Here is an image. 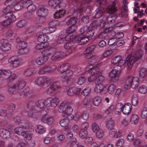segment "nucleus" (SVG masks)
I'll list each match as a JSON object with an SVG mask.
<instances>
[{
    "mask_svg": "<svg viewBox=\"0 0 147 147\" xmlns=\"http://www.w3.org/2000/svg\"><path fill=\"white\" fill-rule=\"evenodd\" d=\"M91 90V89L89 87H86L85 88L82 92L81 93L82 95L85 96L88 95L90 92Z\"/></svg>",
    "mask_w": 147,
    "mask_h": 147,
    "instance_id": "64",
    "label": "nucleus"
},
{
    "mask_svg": "<svg viewBox=\"0 0 147 147\" xmlns=\"http://www.w3.org/2000/svg\"><path fill=\"white\" fill-rule=\"evenodd\" d=\"M94 30L92 29H90L87 33L85 34L89 39H93L95 38V36H94Z\"/></svg>",
    "mask_w": 147,
    "mask_h": 147,
    "instance_id": "34",
    "label": "nucleus"
},
{
    "mask_svg": "<svg viewBox=\"0 0 147 147\" xmlns=\"http://www.w3.org/2000/svg\"><path fill=\"white\" fill-rule=\"evenodd\" d=\"M86 71L89 73L91 76L97 77L100 72L98 67H95L92 64L88 65L85 68Z\"/></svg>",
    "mask_w": 147,
    "mask_h": 147,
    "instance_id": "6",
    "label": "nucleus"
},
{
    "mask_svg": "<svg viewBox=\"0 0 147 147\" xmlns=\"http://www.w3.org/2000/svg\"><path fill=\"white\" fill-rule=\"evenodd\" d=\"M105 87L107 88V92H108L110 94L114 93L115 90V86L113 84H111L108 87V85H106Z\"/></svg>",
    "mask_w": 147,
    "mask_h": 147,
    "instance_id": "29",
    "label": "nucleus"
},
{
    "mask_svg": "<svg viewBox=\"0 0 147 147\" xmlns=\"http://www.w3.org/2000/svg\"><path fill=\"white\" fill-rule=\"evenodd\" d=\"M87 57L88 59V62H95V61L97 60L98 59V57L95 55H91L90 56L89 55H87Z\"/></svg>",
    "mask_w": 147,
    "mask_h": 147,
    "instance_id": "44",
    "label": "nucleus"
},
{
    "mask_svg": "<svg viewBox=\"0 0 147 147\" xmlns=\"http://www.w3.org/2000/svg\"><path fill=\"white\" fill-rule=\"evenodd\" d=\"M77 19L76 17H68L63 20V22L66 21V24L69 26H71L75 24L77 22Z\"/></svg>",
    "mask_w": 147,
    "mask_h": 147,
    "instance_id": "18",
    "label": "nucleus"
},
{
    "mask_svg": "<svg viewBox=\"0 0 147 147\" xmlns=\"http://www.w3.org/2000/svg\"><path fill=\"white\" fill-rule=\"evenodd\" d=\"M59 102V99L57 97L51 98L50 97L46 98L45 103L48 110L50 107H55Z\"/></svg>",
    "mask_w": 147,
    "mask_h": 147,
    "instance_id": "8",
    "label": "nucleus"
},
{
    "mask_svg": "<svg viewBox=\"0 0 147 147\" xmlns=\"http://www.w3.org/2000/svg\"><path fill=\"white\" fill-rule=\"evenodd\" d=\"M15 108V105L13 103H11L9 105L7 111L8 110L9 113H11L14 111Z\"/></svg>",
    "mask_w": 147,
    "mask_h": 147,
    "instance_id": "59",
    "label": "nucleus"
},
{
    "mask_svg": "<svg viewBox=\"0 0 147 147\" xmlns=\"http://www.w3.org/2000/svg\"><path fill=\"white\" fill-rule=\"evenodd\" d=\"M1 42L2 44L1 46L0 49L3 51H8L11 48V45L7 41V40L3 39L1 41Z\"/></svg>",
    "mask_w": 147,
    "mask_h": 147,
    "instance_id": "16",
    "label": "nucleus"
},
{
    "mask_svg": "<svg viewBox=\"0 0 147 147\" xmlns=\"http://www.w3.org/2000/svg\"><path fill=\"white\" fill-rule=\"evenodd\" d=\"M37 113H39L35 109H31L28 112V115L30 117H33L35 116Z\"/></svg>",
    "mask_w": 147,
    "mask_h": 147,
    "instance_id": "51",
    "label": "nucleus"
},
{
    "mask_svg": "<svg viewBox=\"0 0 147 147\" xmlns=\"http://www.w3.org/2000/svg\"><path fill=\"white\" fill-rule=\"evenodd\" d=\"M8 62L10 64V66L12 67H17L20 65V60L16 56L10 58L8 59Z\"/></svg>",
    "mask_w": 147,
    "mask_h": 147,
    "instance_id": "12",
    "label": "nucleus"
},
{
    "mask_svg": "<svg viewBox=\"0 0 147 147\" xmlns=\"http://www.w3.org/2000/svg\"><path fill=\"white\" fill-rule=\"evenodd\" d=\"M120 72L116 69L112 70L109 73V76L111 80L115 82L118 79Z\"/></svg>",
    "mask_w": 147,
    "mask_h": 147,
    "instance_id": "15",
    "label": "nucleus"
},
{
    "mask_svg": "<svg viewBox=\"0 0 147 147\" xmlns=\"http://www.w3.org/2000/svg\"><path fill=\"white\" fill-rule=\"evenodd\" d=\"M95 133L96 137L98 138H102L104 134L103 131L101 129H100Z\"/></svg>",
    "mask_w": 147,
    "mask_h": 147,
    "instance_id": "62",
    "label": "nucleus"
},
{
    "mask_svg": "<svg viewBox=\"0 0 147 147\" xmlns=\"http://www.w3.org/2000/svg\"><path fill=\"white\" fill-rule=\"evenodd\" d=\"M47 9L43 7L39 8L36 11V14L38 16H44L47 13Z\"/></svg>",
    "mask_w": 147,
    "mask_h": 147,
    "instance_id": "33",
    "label": "nucleus"
},
{
    "mask_svg": "<svg viewBox=\"0 0 147 147\" xmlns=\"http://www.w3.org/2000/svg\"><path fill=\"white\" fill-rule=\"evenodd\" d=\"M131 110V104L127 103L124 105L122 110L123 113L125 115H128L130 112Z\"/></svg>",
    "mask_w": 147,
    "mask_h": 147,
    "instance_id": "22",
    "label": "nucleus"
},
{
    "mask_svg": "<svg viewBox=\"0 0 147 147\" xmlns=\"http://www.w3.org/2000/svg\"><path fill=\"white\" fill-rule=\"evenodd\" d=\"M95 12V18H98L103 16L105 12V9L102 7H99L96 10Z\"/></svg>",
    "mask_w": 147,
    "mask_h": 147,
    "instance_id": "21",
    "label": "nucleus"
},
{
    "mask_svg": "<svg viewBox=\"0 0 147 147\" xmlns=\"http://www.w3.org/2000/svg\"><path fill=\"white\" fill-rule=\"evenodd\" d=\"M13 120L15 122L18 123L20 127L23 129H27L28 123L27 121L23 119L21 120L18 117H14Z\"/></svg>",
    "mask_w": 147,
    "mask_h": 147,
    "instance_id": "10",
    "label": "nucleus"
},
{
    "mask_svg": "<svg viewBox=\"0 0 147 147\" xmlns=\"http://www.w3.org/2000/svg\"><path fill=\"white\" fill-rule=\"evenodd\" d=\"M26 8L27 10L29 12H32L36 9V6L34 4L30 3L28 5Z\"/></svg>",
    "mask_w": 147,
    "mask_h": 147,
    "instance_id": "45",
    "label": "nucleus"
},
{
    "mask_svg": "<svg viewBox=\"0 0 147 147\" xmlns=\"http://www.w3.org/2000/svg\"><path fill=\"white\" fill-rule=\"evenodd\" d=\"M68 123L69 120L67 119H61L59 121V124L62 127H65L67 125Z\"/></svg>",
    "mask_w": 147,
    "mask_h": 147,
    "instance_id": "57",
    "label": "nucleus"
},
{
    "mask_svg": "<svg viewBox=\"0 0 147 147\" xmlns=\"http://www.w3.org/2000/svg\"><path fill=\"white\" fill-rule=\"evenodd\" d=\"M48 57H40L37 58L35 61V62L38 65H41L44 63L48 60Z\"/></svg>",
    "mask_w": 147,
    "mask_h": 147,
    "instance_id": "30",
    "label": "nucleus"
},
{
    "mask_svg": "<svg viewBox=\"0 0 147 147\" xmlns=\"http://www.w3.org/2000/svg\"><path fill=\"white\" fill-rule=\"evenodd\" d=\"M95 46L94 45H92L88 47L84 51L85 54L86 53L88 55H89V53L92 51L95 48Z\"/></svg>",
    "mask_w": 147,
    "mask_h": 147,
    "instance_id": "56",
    "label": "nucleus"
},
{
    "mask_svg": "<svg viewBox=\"0 0 147 147\" xmlns=\"http://www.w3.org/2000/svg\"><path fill=\"white\" fill-rule=\"evenodd\" d=\"M48 66H45L40 69L38 71V74L40 75H42L46 73H49Z\"/></svg>",
    "mask_w": 147,
    "mask_h": 147,
    "instance_id": "43",
    "label": "nucleus"
},
{
    "mask_svg": "<svg viewBox=\"0 0 147 147\" xmlns=\"http://www.w3.org/2000/svg\"><path fill=\"white\" fill-rule=\"evenodd\" d=\"M110 13L108 16L107 15L106 16H104L103 17L104 19H105L107 22L109 24H112L114 23L117 19V17L115 13Z\"/></svg>",
    "mask_w": 147,
    "mask_h": 147,
    "instance_id": "13",
    "label": "nucleus"
},
{
    "mask_svg": "<svg viewBox=\"0 0 147 147\" xmlns=\"http://www.w3.org/2000/svg\"><path fill=\"white\" fill-rule=\"evenodd\" d=\"M101 101V98L98 96L94 97L93 99V104L96 106H99Z\"/></svg>",
    "mask_w": 147,
    "mask_h": 147,
    "instance_id": "35",
    "label": "nucleus"
},
{
    "mask_svg": "<svg viewBox=\"0 0 147 147\" xmlns=\"http://www.w3.org/2000/svg\"><path fill=\"white\" fill-rule=\"evenodd\" d=\"M28 51V48H20L18 50V53L19 55H22L25 54Z\"/></svg>",
    "mask_w": 147,
    "mask_h": 147,
    "instance_id": "61",
    "label": "nucleus"
},
{
    "mask_svg": "<svg viewBox=\"0 0 147 147\" xmlns=\"http://www.w3.org/2000/svg\"><path fill=\"white\" fill-rule=\"evenodd\" d=\"M65 13V10H59L54 14V18L55 19H57L62 17Z\"/></svg>",
    "mask_w": 147,
    "mask_h": 147,
    "instance_id": "32",
    "label": "nucleus"
},
{
    "mask_svg": "<svg viewBox=\"0 0 147 147\" xmlns=\"http://www.w3.org/2000/svg\"><path fill=\"white\" fill-rule=\"evenodd\" d=\"M105 22L101 20L100 22V21H94L93 22V26H100V28H102L105 26Z\"/></svg>",
    "mask_w": 147,
    "mask_h": 147,
    "instance_id": "38",
    "label": "nucleus"
},
{
    "mask_svg": "<svg viewBox=\"0 0 147 147\" xmlns=\"http://www.w3.org/2000/svg\"><path fill=\"white\" fill-rule=\"evenodd\" d=\"M147 92V87L144 85H142L138 89V92L141 94H145Z\"/></svg>",
    "mask_w": 147,
    "mask_h": 147,
    "instance_id": "52",
    "label": "nucleus"
},
{
    "mask_svg": "<svg viewBox=\"0 0 147 147\" xmlns=\"http://www.w3.org/2000/svg\"><path fill=\"white\" fill-rule=\"evenodd\" d=\"M88 134V131L81 130L79 134V136L81 138L83 139L86 137Z\"/></svg>",
    "mask_w": 147,
    "mask_h": 147,
    "instance_id": "53",
    "label": "nucleus"
},
{
    "mask_svg": "<svg viewBox=\"0 0 147 147\" xmlns=\"http://www.w3.org/2000/svg\"><path fill=\"white\" fill-rule=\"evenodd\" d=\"M22 7H27L30 4V1L28 0H20L19 2Z\"/></svg>",
    "mask_w": 147,
    "mask_h": 147,
    "instance_id": "48",
    "label": "nucleus"
},
{
    "mask_svg": "<svg viewBox=\"0 0 147 147\" xmlns=\"http://www.w3.org/2000/svg\"><path fill=\"white\" fill-rule=\"evenodd\" d=\"M46 100V98L44 100H39L35 103L36 107L40 109V111L38 113L41 115H45L47 113L48 109L45 103Z\"/></svg>",
    "mask_w": 147,
    "mask_h": 147,
    "instance_id": "4",
    "label": "nucleus"
},
{
    "mask_svg": "<svg viewBox=\"0 0 147 147\" xmlns=\"http://www.w3.org/2000/svg\"><path fill=\"white\" fill-rule=\"evenodd\" d=\"M52 53L51 49H47L42 51V54L43 57H48Z\"/></svg>",
    "mask_w": 147,
    "mask_h": 147,
    "instance_id": "39",
    "label": "nucleus"
},
{
    "mask_svg": "<svg viewBox=\"0 0 147 147\" xmlns=\"http://www.w3.org/2000/svg\"><path fill=\"white\" fill-rule=\"evenodd\" d=\"M89 7H86L85 6H82L80 7L76 10L80 14L79 16V23L83 25L84 24H87L88 22L89 18L87 16H82L80 14L81 13L85 11V13H88L90 11Z\"/></svg>",
    "mask_w": 147,
    "mask_h": 147,
    "instance_id": "2",
    "label": "nucleus"
},
{
    "mask_svg": "<svg viewBox=\"0 0 147 147\" xmlns=\"http://www.w3.org/2000/svg\"><path fill=\"white\" fill-rule=\"evenodd\" d=\"M67 106V104L65 102L61 103L58 108V111L60 113H64L65 109Z\"/></svg>",
    "mask_w": 147,
    "mask_h": 147,
    "instance_id": "41",
    "label": "nucleus"
},
{
    "mask_svg": "<svg viewBox=\"0 0 147 147\" xmlns=\"http://www.w3.org/2000/svg\"><path fill=\"white\" fill-rule=\"evenodd\" d=\"M36 84L40 86H42L46 84L48 86L50 84V79L45 77L41 76L37 77L35 80Z\"/></svg>",
    "mask_w": 147,
    "mask_h": 147,
    "instance_id": "7",
    "label": "nucleus"
},
{
    "mask_svg": "<svg viewBox=\"0 0 147 147\" xmlns=\"http://www.w3.org/2000/svg\"><path fill=\"white\" fill-rule=\"evenodd\" d=\"M11 71L9 69H0V80L7 79L11 75Z\"/></svg>",
    "mask_w": 147,
    "mask_h": 147,
    "instance_id": "11",
    "label": "nucleus"
},
{
    "mask_svg": "<svg viewBox=\"0 0 147 147\" xmlns=\"http://www.w3.org/2000/svg\"><path fill=\"white\" fill-rule=\"evenodd\" d=\"M88 127V123L87 122H85L82 123L80 128L81 130H85V131H88L87 129Z\"/></svg>",
    "mask_w": 147,
    "mask_h": 147,
    "instance_id": "55",
    "label": "nucleus"
},
{
    "mask_svg": "<svg viewBox=\"0 0 147 147\" xmlns=\"http://www.w3.org/2000/svg\"><path fill=\"white\" fill-rule=\"evenodd\" d=\"M42 115L43 117L41 120L44 123H46L49 125H51L54 121L53 117V116H48L46 115Z\"/></svg>",
    "mask_w": 147,
    "mask_h": 147,
    "instance_id": "20",
    "label": "nucleus"
},
{
    "mask_svg": "<svg viewBox=\"0 0 147 147\" xmlns=\"http://www.w3.org/2000/svg\"><path fill=\"white\" fill-rule=\"evenodd\" d=\"M143 53L142 50L139 49L132 55L127 57L126 59V61L125 60L121 59V58L117 65L121 67L125 64L128 67H131L134 62H136L138 64L139 61L141 60Z\"/></svg>",
    "mask_w": 147,
    "mask_h": 147,
    "instance_id": "1",
    "label": "nucleus"
},
{
    "mask_svg": "<svg viewBox=\"0 0 147 147\" xmlns=\"http://www.w3.org/2000/svg\"><path fill=\"white\" fill-rule=\"evenodd\" d=\"M7 36L8 40H12L15 38L16 34L11 31H9L7 32Z\"/></svg>",
    "mask_w": 147,
    "mask_h": 147,
    "instance_id": "37",
    "label": "nucleus"
},
{
    "mask_svg": "<svg viewBox=\"0 0 147 147\" xmlns=\"http://www.w3.org/2000/svg\"><path fill=\"white\" fill-rule=\"evenodd\" d=\"M107 88H105L101 84H97L94 88V92L97 93H99L101 95L104 94L107 92Z\"/></svg>",
    "mask_w": 147,
    "mask_h": 147,
    "instance_id": "14",
    "label": "nucleus"
},
{
    "mask_svg": "<svg viewBox=\"0 0 147 147\" xmlns=\"http://www.w3.org/2000/svg\"><path fill=\"white\" fill-rule=\"evenodd\" d=\"M5 18L6 21L3 22L2 25L3 26H6L8 24L7 22H11L14 21L16 20V18L12 13L9 11L6 13L5 16Z\"/></svg>",
    "mask_w": 147,
    "mask_h": 147,
    "instance_id": "9",
    "label": "nucleus"
},
{
    "mask_svg": "<svg viewBox=\"0 0 147 147\" xmlns=\"http://www.w3.org/2000/svg\"><path fill=\"white\" fill-rule=\"evenodd\" d=\"M34 69H35L32 68L26 69L23 71V74L26 77H29L33 74L35 73L36 71H34Z\"/></svg>",
    "mask_w": 147,
    "mask_h": 147,
    "instance_id": "27",
    "label": "nucleus"
},
{
    "mask_svg": "<svg viewBox=\"0 0 147 147\" xmlns=\"http://www.w3.org/2000/svg\"><path fill=\"white\" fill-rule=\"evenodd\" d=\"M30 91V88L28 86H26L22 90L18 91V94L20 95H24L29 92Z\"/></svg>",
    "mask_w": 147,
    "mask_h": 147,
    "instance_id": "40",
    "label": "nucleus"
},
{
    "mask_svg": "<svg viewBox=\"0 0 147 147\" xmlns=\"http://www.w3.org/2000/svg\"><path fill=\"white\" fill-rule=\"evenodd\" d=\"M90 39L84 34H78L73 37L72 41L74 43H77L79 45H82L86 43Z\"/></svg>",
    "mask_w": 147,
    "mask_h": 147,
    "instance_id": "5",
    "label": "nucleus"
},
{
    "mask_svg": "<svg viewBox=\"0 0 147 147\" xmlns=\"http://www.w3.org/2000/svg\"><path fill=\"white\" fill-rule=\"evenodd\" d=\"M26 84V82L24 80H18L16 84H14L16 87L15 88L16 89V92L18 93V91L22 90L25 86Z\"/></svg>",
    "mask_w": 147,
    "mask_h": 147,
    "instance_id": "17",
    "label": "nucleus"
},
{
    "mask_svg": "<svg viewBox=\"0 0 147 147\" xmlns=\"http://www.w3.org/2000/svg\"><path fill=\"white\" fill-rule=\"evenodd\" d=\"M117 1L116 0L112 2V4L109 5L107 9V11L109 13H114L116 12L117 9L115 7V5Z\"/></svg>",
    "mask_w": 147,
    "mask_h": 147,
    "instance_id": "25",
    "label": "nucleus"
},
{
    "mask_svg": "<svg viewBox=\"0 0 147 147\" xmlns=\"http://www.w3.org/2000/svg\"><path fill=\"white\" fill-rule=\"evenodd\" d=\"M141 116L143 119H145L147 117V108H144L142 109Z\"/></svg>",
    "mask_w": 147,
    "mask_h": 147,
    "instance_id": "63",
    "label": "nucleus"
},
{
    "mask_svg": "<svg viewBox=\"0 0 147 147\" xmlns=\"http://www.w3.org/2000/svg\"><path fill=\"white\" fill-rule=\"evenodd\" d=\"M21 135L28 140H30L32 138L31 135L27 131H22L21 133Z\"/></svg>",
    "mask_w": 147,
    "mask_h": 147,
    "instance_id": "47",
    "label": "nucleus"
},
{
    "mask_svg": "<svg viewBox=\"0 0 147 147\" xmlns=\"http://www.w3.org/2000/svg\"><path fill=\"white\" fill-rule=\"evenodd\" d=\"M48 5L51 7H54L55 9L59 7V2L58 0H49L48 2Z\"/></svg>",
    "mask_w": 147,
    "mask_h": 147,
    "instance_id": "26",
    "label": "nucleus"
},
{
    "mask_svg": "<svg viewBox=\"0 0 147 147\" xmlns=\"http://www.w3.org/2000/svg\"><path fill=\"white\" fill-rule=\"evenodd\" d=\"M100 74V73L99 74H98V76L97 77H95L97 78L96 79L95 82H97V84H100V83L103 82L105 80L104 77Z\"/></svg>",
    "mask_w": 147,
    "mask_h": 147,
    "instance_id": "46",
    "label": "nucleus"
},
{
    "mask_svg": "<svg viewBox=\"0 0 147 147\" xmlns=\"http://www.w3.org/2000/svg\"><path fill=\"white\" fill-rule=\"evenodd\" d=\"M114 125V122L111 120H109L106 124L107 127L109 130L113 129Z\"/></svg>",
    "mask_w": 147,
    "mask_h": 147,
    "instance_id": "54",
    "label": "nucleus"
},
{
    "mask_svg": "<svg viewBox=\"0 0 147 147\" xmlns=\"http://www.w3.org/2000/svg\"><path fill=\"white\" fill-rule=\"evenodd\" d=\"M69 64L68 63H63L58 67L57 70L58 72L61 74L64 73L67 69L69 68Z\"/></svg>",
    "mask_w": 147,
    "mask_h": 147,
    "instance_id": "24",
    "label": "nucleus"
},
{
    "mask_svg": "<svg viewBox=\"0 0 147 147\" xmlns=\"http://www.w3.org/2000/svg\"><path fill=\"white\" fill-rule=\"evenodd\" d=\"M121 57L119 56H116L112 59L111 62L114 65H117L119 61L120 60V59H121Z\"/></svg>",
    "mask_w": 147,
    "mask_h": 147,
    "instance_id": "60",
    "label": "nucleus"
},
{
    "mask_svg": "<svg viewBox=\"0 0 147 147\" xmlns=\"http://www.w3.org/2000/svg\"><path fill=\"white\" fill-rule=\"evenodd\" d=\"M59 84L58 82L53 83L50 86V88L52 90H55L59 88Z\"/></svg>",
    "mask_w": 147,
    "mask_h": 147,
    "instance_id": "50",
    "label": "nucleus"
},
{
    "mask_svg": "<svg viewBox=\"0 0 147 147\" xmlns=\"http://www.w3.org/2000/svg\"><path fill=\"white\" fill-rule=\"evenodd\" d=\"M147 73V70L145 68H142L139 71V74L140 78H143L146 76Z\"/></svg>",
    "mask_w": 147,
    "mask_h": 147,
    "instance_id": "36",
    "label": "nucleus"
},
{
    "mask_svg": "<svg viewBox=\"0 0 147 147\" xmlns=\"http://www.w3.org/2000/svg\"><path fill=\"white\" fill-rule=\"evenodd\" d=\"M72 42H74L72 40L71 42H66L64 45V47L67 50V54H70L76 49L75 47L73 45Z\"/></svg>",
    "mask_w": 147,
    "mask_h": 147,
    "instance_id": "19",
    "label": "nucleus"
},
{
    "mask_svg": "<svg viewBox=\"0 0 147 147\" xmlns=\"http://www.w3.org/2000/svg\"><path fill=\"white\" fill-rule=\"evenodd\" d=\"M138 116L136 114H133L131 117L130 121L132 123L136 125L137 123L138 120Z\"/></svg>",
    "mask_w": 147,
    "mask_h": 147,
    "instance_id": "42",
    "label": "nucleus"
},
{
    "mask_svg": "<svg viewBox=\"0 0 147 147\" xmlns=\"http://www.w3.org/2000/svg\"><path fill=\"white\" fill-rule=\"evenodd\" d=\"M46 131L45 128L43 127L42 126L40 125H38L37 128L36 130V132L40 134H42L45 133Z\"/></svg>",
    "mask_w": 147,
    "mask_h": 147,
    "instance_id": "49",
    "label": "nucleus"
},
{
    "mask_svg": "<svg viewBox=\"0 0 147 147\" xmlns=\"http://www.w3.org/2000/svg\"><path fill=\"white\" fill-rule=\"evenodd\" d=\"M0 136L3 138H9L10 137L9 131L6 129H0Z\"/></svg>",
    "mask_w": 147,
    "mask_h": 147,
    "instance_id": "23",
    "label": "nucleus"
},
{
    "mask_svg": "<svg viewBox=\"0 0 147 147\" xmlns=\"http://www.w3.org/2000/svg\"><path fill=\"white\" fill-rule=\"evenodd\" d=\"M48 36L44 34H41L38 37L37 40L40 42L44 44L48 41Z\"/></svg>",
    "mask_w": 147,
    "mask_h": 147,
    "instance_id": "31",
    "label": "nucleus"
},
{
    "mask_svg": "<svg viewBox=\"0 0 147 147\" xmlns=\"http://www.w3.org/2000/svg\"><path fill=\"white\" fill-rule=\"evenodd\" d=\"M139 79L137 77H133L129 76L125 82V86L127 88H131L133 89L136 88L139 84Z\"/></svg>",
    "mask_w": 147,
    "mask_h": 147,
    "instance_id": "3",
    "label": "nucleus"
},
{
    "mask_svg": "<svg viewBox=\"0 0 147 147\" xmlns=\"http://www.w3.org/2000/svg\"><path fill=\"white\" fill-rule=\"evenodd\" d=\"M64 54L61 52H56L51 57V59L52 61H54L64 57Z\"/></svg>",
    "mask_w": 147,
    "mask_h": 147,
    "instance_id": "28",
    "label": "nucleus"
},
{
    "mask_svg": "<svg viewBox=\"0 0 147 147\" xmlns=\"http://www.w3.org/2000/svg\"><path fill=\"white\" fill-rule=\"evenodd\" d=\"M73 111V109L72 107L70 106H67L65 109L64 113L67 115H70Z\"/></svg>",
    "mask_w": 147,
    "mask_h": 147,
    "instance_id": "58",
    "label": "nucleus"
}]
</instances>
